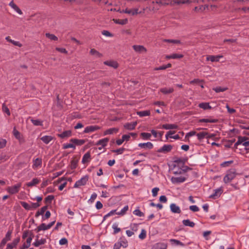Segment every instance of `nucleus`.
I'll use <instances>...</instances> for the list:
<instances>
[{
  "label": "nucleus",
  "mask_w": 249,
  "mask_h": 249,
  "mask_svg": "<svg viewBox=\"0 0 249 249\" xmlns=\"http://www.w3.org/2000/svg\"><path fill=\"white\" fill-rule=\"evenodd\" d=\"M54 198V197L53 195H49L45 198V202L47 204H51Z\"/></svg>",
  "instance_id": "nucleus-48"
},
{
  "label": "nucleus",
  "mask_w": 249,
  "mask_h": 249,
  "mask_svg": "<svg viewBox=\"0 0 249 249\" xmlns=\"http://www.w3.org/2000/svg\"><path fill=\"white\" fill-rule=\"evenodd\" d=\"M121 13H124L126 14H130L131 15L134 16L137 15L138 14H141V12H139L138 9H125V10H123L122 11H119Z\"/></svg>",
  "instance_id": "nucleus-10"
},
{
  "label": "nucleus",
  "mask_w": 249,
  "mask_h": 249,
  "mask_svg": "<svg viewBox=\"0 0 249 249\" xmlns=\"http://www.w3.org/2000/svg\"><path fill=\"white\" fill-rule=\"evenodd\" d=\"M21 206L26 210H30L32 209V207L31 205H30L29 204H28L27 202L24 201L21 202Z\"/></svg>",
  "instance_id": "nucleus-49"
},
{
  "label": "nucleus",
  "mask_w": 249,
  "mask_h": 249,
  "mask_svg": "<svg viewBox=\"0 0 249 249\" xmlns=\"http://www.w3.org/2000/svg\"><path fill=\"white\" fill-rule=\"evenodd\" d=\"M90 159V154L89 152H88L84 155L82 160V162L83 163L88 162L89 161Z\"/></svg>",
  "instance_id": "nucleus-29"
},
{
  "label": "nucleus",
  "mask_w": 249,
  "mask_h": 249,
  "mask_svg": "<svg viewBox=\"0 0 249 249\" xmlns=\"http://www.w3.org/2000/svg\"><path fill=\"white\" fill-rule=\"evenodd\" d=\"M7 141L5 139H1L0 140V149L4 148L6 144Z\"/></svg>",
  "instance_id": "nucleus-60"
},
{
  "label": "nucleus",
  "mask_w": 249,
  "mask_h": 249,
  "mask_svg": "<svg viewBox=\"0 0 249 249\" xmlns=\"http://www.w3.org/2000/svg\"><path fill=\"white\" fill-rule=\"evenodd\" d=\"M164 41L168 43H172L174 44H179L180 43V41L179 40H175V39H164Z\"/></svg>",
  "instance_id": "nucleus-55"
},
{
  "label": "nucleus",
  "mask_w": 249,
  "mask_h": 249,
  "mask_svg": "<svg viewBox=\"0 0 249 249\" xmlns=\"http://www.w3.org/2000/svg\"><path fill=\"white\" fill-rule=\"evenodd\" d=\"M172 55V59H180L183 57V55L179 53H173Z\"/></svg>",
  "instance_id": "nucleus-62"
},
{
  "label": "nucleus",
  "mask_w": 249,
  "mask_h": 249,
  "mask_svg": "<svg viewBox=\"0 0 249 249\" xmlns=\"http://www.w3.org/2000/svg\"><path fill=\"white\" fill-rule=\"evenodd\" d=\"M152 4L154 6L150 8V10L156 11L159 9V7L163 5L168 4L173 5V0H156L155 1H153Z\"/></svg>",
  "instance_id": "nucleus-1"
},
{
  "label": "nucleus",
  "mask_w": 249,
  "mask_h": 249,
  "mask_svg": "<svg viewBox=\"0 0 249 249\" xmlns=\"http://www.w3.org/2000/svg\"><path fill=\"white\" fill-rule=\"evenodd\" d=\"M109 142V139L107 138H105L98 141L96 143L97 145H101V147H99L98 148L99 150H101L102 148L105 147L108 142Z\"/></svg>",
  "instance_id": "nucleus-14"
},
{
  "label": "nucleus",
  "mask_w": 249,
  "mask_h": 249,
  "mask_svg": "<svg viewBox=\"0 0 249 249\" xmlns=\"http://www.w3.org/2000/svg\"><path fill=\"white\" fill-rule=\"evenodd\" d=\"M173 146L170 144H164L162 147L158 150L159 153H168L171 151Z\"/></svg>",
  "instance_id": "nucleus-12"
},
{
  "label": "nucleus",
  "mask_w": 249,
  "mask_h": 249,
  "mask_svg": "<svg viewBox=\"0 0 249 249\" xmlns=\"http://www.w3.org/2000/svg\"><path fill=\"white\" fill-rule=\"evenodd\" d=\"M199 123H215L218 122V120L217 119H213L210 117L209 118L207 119H201L198 120Z\"/></svg>",
  "instance_id": "nucleus-24"
},
{
  "label": "nucleus",
  "mask_w": 249,
  "mask_h": 249,
  "mask_svg": "<svg viewBox=\"0 0 249 249\" xmlns=\"http://www.w3.org/2000/svg\"><path fill=\"white\" fill-rule=\"evenodd\" d=\"M146 231L144 229H142L141 233L139 235L140 239L143 240L146 238Z\"/></svg>",
  "instance_id": "nucleus-50"
},
{
  "label": "nucleus",
  "mask_w": 249,
  "mask_h": 249,
  "mask_svg": "<svg viewBox=\"0 0 249 249\" xmlns=\"http://www.w3.org/2000/svg\"><path fill=\"white\" fill-rule=\"evenodd\" d=\"M167 246L163 243H158L152 247V249H167Z\"/></svg>",
  "instance_id": "nucleus-26"
},
{
  "label": "nucleus",
  "mask_w": 249,
  "mask_h": 249,
  "mask_svg": "<svg viewBox=\"0 0 249 249\" xmlns=\"http://www.w3.org/2000/svg\"><path fill=\"white\" fill-rule=\"evenodd\" d=\"M223 55H209L207 56L206 60L207 61H211L212 62H218L219 61L220 58H222Z\"/></svg>",
  "instance_id": "nucleus-13"
},
{
  "label": "nucleus",
  "mask_w": 249,
  "mask_h": 249,
  "mask_svg": "<svg viewBox=\"0 0 249 249\" xmlns=\"http://www.w3.org/2000/svg\"><path fill=\"white\" fill-rule=\"evenodd\" d=\"M236 175L235 169H231L228 170L223 178L224 182L226 184L230 182L236 177Z\"/></svg>",
  "instance_id": "nucleus-3"
},
{
  "label": "nucleus",
  "mask_w": 249,
  "mask_h": 249,
  "mask_svg": "<svg viewBox=\"0 0 249 249\" xmlns=\"http://www.w3.org/2000/svg\"><path fill=\"white\" fill-rule=\"evenodd\" d=\"M112 20L115 23L120 25H125L127 23L128 21L127 19H117L113 18Z\"/></svg>",
  "instance_id": "nucleus-37"
},
{
  "label": "nucleus",
  "mask_w": 249,
  "mask_h": 249,
  "mask_svg": "<svg viewBox=\"0 0 249 249\" xmlns=\"http://www.w3.org/2000/svg\"><path fill=\"white\" fill-rule=\"evenodd\" d=\"M171 211L174 213H180L181 210L179 206H177L175 203H172L170 206Z\"/></svg>",
  "instance_id": "nucleus-17"
},
{
  "label": "nucleus",
  "mask_w": 249,
  "mask_h": 249,
  "mask_svg": "<svg viewBox=\"0 0 249 249\" xmlns=\"http://www.w3.org/2000/svg\"><path fill=\"white\" fill-rule=\"evenodd\" d=\"M57 136L62 139L70 137L71 136V130H66L61 134H57Z\"/></svg>",
  "instance_id": "nucleus-25"
},
{
  "label": "nucleus",
  "mask_w": 249,
  "mask_h": 249,
  "mask_svg": "<svg viewBox=\"0 0 249 249\" xmlns=\"http://www.w3.org/2000/svg\"><path fill=\"white\" fill-rule=\"evenodd\" d=\"M189 209L194 212H196L199 211V208L196 205L190 206L189 207Z\"/></svg>",
  "instance_id": "nucleus-59"
},
{
  "label": "nucleus",
  "mask_w": 249,
  "mask_h": 249,
  "mask_svg": "<svg viewBox=\"0 0 249 249\" xmlns=\"http://www.w3.org/2000/svg\"><path fill=\"white\" fill-rule=\"evenodd\" d=\"M187 179V177L180 176L178 177H172L171 181L173 184H178L183 183Z\"/></svg>",
  "instance_id": "nucleus-6"
},
{
  "label": "nucleus",
  "mask_w": 249,
  "mask_h": 249,
  "mask_svg": "<svg viewBox=\"0 0 249 249\" xmlns=\"http://www.w3.org/2000/svg\"><path fill=\"white\" fill-rule=\"evenodd\" d=\"M12 233V231H8L5 235V238H4L3 239H5L6 240H7L8 241L10 240Z\"/></svg>",
  "instance_id": "nucleus-58"
},
{
  "label": "nucleus",
  "mask_w": 249,
  "mask_h": 249,
  "mask_svg": "<svg viewBox=\"0 0 249 249\" xmlns=\"http://www.w3.org/2000/svg\"><path fill=\"white\" fill-rule=\"evenodd\" d=\"M133 213L138 216H143L144 213L142 212L139 209H136L134 211Z\"/></svg>",
  "instance_id": "nucleus-54"
},
{
  "label": "nucleus",
  "mask_w": 249,
  "mask_h": 249,
  "mask_svg": "<svg viewBox=\"0 0 249 249\" xmlns=\"http://www.w3.org/2000/svg\"><path fill=\"white\" fill-rule=\"evenodd\" d=\"M72 148L73 149L75 148V146L73 144V143H65L63 144V148L64 149H68Z\"/></svg>",
  "instance_id": "nucleus-52"
},
{
  "label": "nucleus",
  "mask_w": 249,
  "mask_h": 249,
  "mask_svg": "<svg viewBox=\"0 0 249 249\" xmlns=\"http://www.w3.org/2000/svg\"><path fill=\"white\" fill-rule=\"evenodd\" d=\"M132 48L135 52L138 53H146L147 52V49L142 45H134L132 46Z\"/></svg>",
  "instance_id": "nucleus-15"
},
{
  "label": "nucleus",
  "mask_w": 249,
  "mask_h": 249,
  "mask_svg": "<svg viewBox=\"0 0 249 249\" xmlns=\"http://www.w3.org/2000/svg\"><path fill=\"white\" fill-rule=\"evenodd\" d=\"M138 146L142 148H147L151 149L153 147V144L151 142H147L146 143H140Z\"/></svg>",
  "instance_id": "nucleus-23"
},
{
  "label": "nucleus",
  "mask_w": 249,
  "mask_h": 249,
  "mask_svg": "<svg viewBox=\"0 0 249 249\" xmlns=\"http://www.w3.org/2000/svg\"><path fill=\"white\" fill-rule=\"evenodd\" d=\"M112 228L114 230V234H116L121 231V229L118 227V225L116 223L113 224Z\"/></svg>",
  "instance_id": "nucleus-51"
},
{
  "label": "nucleus",
  "mask_w": 249,
  "mask_h": 249,
  "mask_svg": "<svg viewBox=\"0 0 249 249\" xmlns=\"http://www.w3.org/2000/svg\"><path fill=\"white\" fill-rule=\"evenodd\" d=\"M208 135V132L205 131L200 132L196 133V136L198 140L201 142L204 138H206V136Z\"/></svg>",
  "instance_id": "nucleus-28"
},
{
  "label": "nucleus",
  "mask_w": 249,
  "mask_h": 249,
  "mask_svg": "<svg viewBox=\"0 0 249 249\" xmlns=\"http://www.w3.org/2000/svg\"><path fill=\"white\" fill-rule=\"evenodd\" d=\"M32 240V238L31 237L27 238V244L25 245V244H23L22 247L20 248L19 249H26L29 248L31 245V243Z\"/></svg>",
  "instance_id": "nucleus-39"
},
{
  "label": "nucleus",
  "mask_w": 249,
  "mask_h": 249,
  "mask_svg": "<svg viewBox=\"0 0 249 249\" xmlns=\"http://www.w3.org/2000/svg\"><path fill=\"white\" fill-rule=\"evenodd\" d=\"M32 235H33V233L31 231H24V232L23 233L22 238L25 239L27 237H28V238H29V237H31L32 238Z\"/></svg>",
  "instance_id": "nucleus-44"
},
{
  "label": "nucleus",
  "mask_w": 249,
  "mask_h": 249,
  "mask_svg": "<svg viewBox=\"0 0 249 249\" xmlns=\"http://www.w3.org/2000/svg\"><path fill=\"white\" fill-rule=\"evenodd\" d=\"M78 161L77 160H72L71 161V169H75L77 166Z\"/></svg>",
  "instance_id": "nucleus-57"
},
{
  "label": "nucleus",
  "mask_w": 249,
  "mask_h": 249,
  "mask_svg": "<svg viewBox=\"0 0 249 249\" xmlns=\"http://www.w3.org/2000/svg\"><path fill=\"white\" fill-rule=\"evenodd\" d=\"M141 136L143 140H150L151 137V134L146 132H142L141 133Z\"/></svg>",
  "instance_id": "nucleus-41"
},
{
  "label": "nucleus",
  "mask_w": 249,
  "mask_h": 249,
  "mask_svg": "<svg viewBox=\"0 0 249 249\" xmlns=\"http://www.w3.org/2000/svg\"><path fill=\"white\" fill-rule=\"evenodd\" d=\"M182 224L185 226H188L191 228H193L195 226V223L191 221L189 219H185L182 221Z\"/></svg>",
  "instance_id": "nucleus-34"
},
{
  "label": "nucleus",
  "mask_w": 249,
  "mask_h": 249,
  "mask_svg": "<svg viewBox=\"0 0 249 249\" xmlns=\"http://www.w3.org/2000/svg\"><path fill=\"white\" fill-rule=\"evenodd\" d=\"M188 0H173V5L175 4H183L187 2Z\"/></svg>",
  "instance_id": "nucleus-53"
},
{
  "label": "nucleus",
  "mask_w": 249,
  "mask_h": 249,
  "mask_svg": "<svg viewBox=\"0 0 249 249\" xmlns=\"http://www.w3.org/2000/svg\"><path fill=\"white\" fill-rule=\"evenodd\" d=\"M89 53L91 55H94L97 58H100L103 56V54L94 49H91Z\"/></svg>",
  "instance_id": "nucleus-35"
},
{
  "label": "nucleus",
  "mask_w": 249,
  "mask_h": 249,
  "mask_svg": "<svg viewBox=\"0 0 249 249\" xmlns=\"http://www.w3.org/2000/svg\"><path fill=\"white\" fill-rule=\"evenodd\" d=\"M137 114L141 117L147 116L150 115V111L148 110L138 111Z\"/></svg>",
  "instance_id": "nucleus-36"
},
{
  "label": "nucleus",
  "mask_w": 249,
  "mask_h": 249,
  "mask_svg": "<svg viewBox=\"0 0 249 249\" xmlns=\"http://www.w3.org/2000/svg\"><path fill=\"white\" fill-rule=\"evenodd\" d=\"M40 179L38 178H34L31 181L28 182L26 183V185L28 187H32L38 184L40 182Z\"/></svg>",
  "instance_id": "nucleus-19"
},
{
  "label": "nucleus",
  "mask_w": 249,
  "mask_h": 249,
  "mask_svg": "<svg viewBox=\"0 0 249 249\" xmlns=\"http://www.w3.org/2000/svg\"><path fill=\"white\" fill-rule=\"evenodd\" d=\"M227 89L228 88H222L221 87H217L216 88H213V90L217 93L224 92L227 90Z\"/></svg>",
  "instance_id": "nucleus-45"
},
{
  "label": "nucleus",
  "mask_w": 249,
  "mask_h": 249,
  "mask_svg": "<svg viewBox=\"0 0 249 249\" xmlns=\"http://www.w3.org/2000/svg\"><path fill=\"white\" fill-rule=\"evenodd\" d=\"M2 110L3 112L6 113L8 116L10 115V111L8 107L6 106L5 103H3L2 105Z\"/></svg>",
  "instance_id": "nucleus-43"
},
{
  "label": "nucleus",
  "mask_w": 249,
  "mask_h": 249,
  "mask_svg": "<svg viewBox=\"0 0 249 249\" xmlns=\"http://www.w3.org/2000/svg\"><path fill=\"white\" fill-rule=\"evenodd\" d=\"M70 142L73 143L75 145H82L84 144L86 141L82 139H71Z\"/></svg>",
  "instance_id": "nucleus-20"
},
{
  "label": "nucleus",
  "mask_w": 249,
  "mask_h": 249,
  "mask_svg": "<svg viewBox=\"0 0 249 249\" xmlns=\"http://www.w3.org/2000/svg\"><path fill=\"white\" fill-rule=\"evenodd\" d=\"M128 210V206L127 205L125 206L121 210V211L116 213V214L123 215Z\"/></svg>",
  "instance_id": "nucleus-46"
},
{
  "label": "nucleus",
  "mask_w": 249,
  "mask_h": 249,
  "mask_svg": "<svg viewBox=\"0 0 249 249\" xmlns=\"http://www.w3.org/2000/svg\"><path fill=\"white\" fill-rule=\"evenodd\" d=\"M9 5L13 8L15 11H16L19 15L22 14V11L19 8V7L14 2L13 0H12L9 4Z\"/></svg>",
  "instance_id": "nucleus-22"
},
{
  "label": "nucleus",
  "mask_w": 249,
  "mask_h": 249,
  "mask_svg": "<svg viewBox=\"0 0 249 249\" xmlns=\"http://www.w3.org/2000/svg\"><path fill=\"white\" fill-rule=\"evenodd\" d=\"M174 91L173 88H163L160 89V91L164 94H168L172 93Z\"/></svg>",
  "instance_id": "nucleus-30"
},
{
  "label": "nucleus",
  "mask_w": 249,
  "mask_h": 249,
  "mask_svg": "<svg viewBox=\"0 0 249 249\" xmlns=\"http://www.w3.org/2000/svg\"><path fill=\"white\" fill-rule=\"evenodd\" d=\"M104 64L114 69H117L119 66L118 63L116 61L113 60L104 61Z\"/></svg>",
  "instance_id": "nucleus-18"
},
{
  "label": "nucleus",
  "mask_w": 249,
  "mask_h": 249,
  "mask_svg": "<svg viewBox=\"0 0 249 249\" xmlns=\"http://www.w3.org/2000/svg\"><path fill=\"white\" fill-rule=\"evenodd\" d=\"M161 128L166 130L178 129V125L176 124H164L161 125Z\"/></svg>",
  "instance_id": "nucleus-21"
},
{
  "label": "nucleus",
  "mask_w": 249,
  "mask_h": 249,
  "mask_svg": "<svg viewBox=\"0 0 249 249\" xmlns=\"http://www.w3.org/2000/svg\"><path fill=\"white\" fill-rule=\"evenodd\" d=\"M46 242V239L45 238H41L39 240L37 239L36 241L33 244V245L36 247L39 246L40 245H43Z\"/></svg>",
  "instance_id": "nucleus-31"
},
{
  "label": "nucleus",
  "mask_w": 249,
  "mask_h": 249,
  "mask_svg": "<svg viewBox=\"0 0 249 249\" xmlns=\"http://www.w3.org/2000/svg\"><path fill=\"white\" fill-rule=\"evenodd\" d=\"M13 133L14 136L15 137V138L18 140H20V134L19 132L17 130L16 128V127L14 128Z\"/></svg>",
  "instance_id": "nucleus-47"
},
{
  "label": "nucleus",
  "mask_w": 249,
  "mask_h": 249,
  "mask_svg": "<svg viewBox=\"0 0 249 249\" xmlns=\"http://www.w3.org/2000/svg\"><path fill=\"white\" fill-rule=\"evenodd\" d=\"M55 221H53L50 223L48 225H46L45 223H42L36 229L37 232H39L41 231H45L50 229L55 223Z\"/></svg>",
  "instance_id": "nucleus-5"
},
{
  "label": "nucleus",
  "mask_w": 249,
  "mask_h": 249,
  "mask_svg": "<svg viewBox=\"0 0 249 249\" xmlns=\"http://www.w3.org/2000/svg\"><path fill=\"white\" fill-rule=\"evenodd\" d=\"M137 124V122L127 123L124 124V127L125 129L129 130H132L135 128Z\"/></svg>",
  "instance_id": "nucleus-16"
},
{
  "label": "nucleus",
  "mask_w": 249,
  "mask_h": 249,
  "mask_svg": "<svg viewBox=\"0 0 249 249\" xmlns=\"http://www.w3.org/2000/svg\"><path fill=\"white\" fill-rule=\"evenodd\" d=\"M21 185V183H19L14 186L8 187L6 191L11 195L17 194L19 192Z\"/></svg>",
  "instance_id": "nucleus-4"
},
{
  "label": "nucleus",
  "mask_w": 249,
  "mask_h": 249,
  "mask_svg": "<svg viewBox=\"0 0 249 249\" xmlns=\"http://www.w3.org/2000/svg\"><path fill=\"white\" fill-rule=\"evenodd\" d=\"M116 210L111 211L109 213H107V214H106L104 216V217H103L104 220H105L108 217H109V216H110L111 215H112L114 214L115 213H116Z\"/></svg>",
  "instance_id": "nucleus-61"
},
{
  "label": "nucleus",
  "mask_w": 249,
  "mask_h": 249,
  "mask_svg": "<svg viewBox=\"0 0 249 249\" xmlns=\"http://www.w3.org/2000/svg\"><path fill=\"white\" fill-rule=\"evenodd\" d=\"M198 107L204 110L211 109L212 108V107L210 106L209 103L207 102L200 103L198 105Z\"/></svg>",
  "instance_id": "nucleus-32"
},
{
  "label": "nucleus",
  "mask_w": 249,
  "mask_h": 249,
  "mask_svg": "<svg viewBox=\"0 0 249 249\" xmlns=\"http://www.w3.org/2000/svg\"><path fill=\"white\" fill-rule=\"evenodd\" d=\"M88 176H85L83 177H82L81 179H80L79 180H77L74 184V188H78L81 186H84L85 185L88 180Z\"/></svg>",
  "instance_id": "nucleus-7"
},
{
  "label": "nucleus",
  "mask_w": 249,
  "mask_h": 249,
  "mask_svg": "<svg viewBox=\"0 0 249 249\" xmlns=\"http://www.w3.org/2000/svg\"><path fill=\"white\" fill-rule=\"evenodd\" d=\"M42 163V161L41 159L36 158L35 160H33V164L32 165V168L34 170H37L41 167Z\"/></svg>",
  "instance_id": "nucleus-11"
},
{
  "label": "nucleus",
  "mask_w": 249,
  "mask_h": 249,
  "mask_svg": "<svg viewBox=\"0 0 249 249\" xmlns=\"http://www.w3.org/2000/svg\"><path fill=\"white\" fill-rule=\"evenodd\" d=\"M51 216V213L50 211H47L44 216H42V220H45L48 219Z\"/></svg>",
  "instance_id": "nucleus-63"
},
{
  "label": "nucleus",
  "mask_w": 249,
  "mask_h": 249,
  "mask_svg": "<svg viewBox=\"0 0 249 249\" xmlns=\"http://www.w3.org/2000/svg\"><path fill=\"white\" fill-rule=\"evenodd\" d=\"M239 145H242L246 150H249V138L247 137H238L237 142L234 144V147L237 148Z\"/></svg>",
  "instance_id": "nucleus-2"
},
{
  "label": "nucleus",
  "mask_w": 249,
  "mask_h": 249,
  "mask_svg": "<svg viewBox=\"0 0 249 249\" xmlns=\"http://www.w3.org/2000/svg\"><path fill=\"white\" fill-rule=\"evenodd\" d=\"M45 36L51 40L57 41L58 40V37L53 34L47 33L45 34Z\"/></svg>",
  "instance_id": "nucleus-40"
},
{
  "label": "nucleus",
  "mask_w": 249,
  "mask_h": 249,
  "mask_svg": "<svg viewBox=\"0 0 249 249\" xmlns=\"http://www.w3.org/2000/svg\"><path fill=\"white\" fill-rule=\"evenodd\" d=\"M101 128L98 125H89L85 128L83 131L84 133H89L100 129Z\"/></svg>",
  "instance_id": "nucleus-8"
},
{
  "label": "nucleus",
  "mask_w": 249,
  "mask_h": 249,
  "mask_svg": "<svg viewBox=\"0 0 249 249\" xmlns=\"http://www.w3.org/2000/svg\"><path fill=\"white\" fill-rule=\"evenodd\" d=\"M119 131V129L117 128H110L104 131V135H107L117 133Z\"/></svg>",
  "instance_id": "nucleus-27"
},
{
  "label": "nucleus",
  "mask_w": 249,
  "mask_h": 249,
  "mask_svg": "<svg viewBox=\"0 0 249 249\" xmlns=\"http://www.w3.org/2000/svg\"><path fill=\"white\" fill-rule=\"evenodd\" d=\"M223 190L222 187H220L214 190V193L212 194L209 197L213 199H216L220 197Z\"/></svg>",
  "instance_id": "nucleus-9"
},
{
  "label": "nucleus",
  "mask_w": 249,
  "mask_h": 249,
  "mask_svg": "<svg viewBox=\"0 0 249 249\" xmlns=\"http://www.w3.org/2000/svg\"><path fill=\"white\" fill-rule=\"evenodd\" d=\"M159 188L158 187H155L152 189V196L154 197H155L157 196L158 192L159 191Z\"/></svg>",
  "instance_id": "nucleus-64"
},
{
  "label": "nucleus",
  "mask_w": 249,
  "mask_h": 249,
  "mask_svg": "<svg viewBox=\"0 0 249 249\" xmlns=\"http://www.w3.org/2000/svg\"><path fill=\"white\" fill-rule=\"evenodd\" d=\"M203 82H204V81L203 80H201V79L196 78V79H194V80L191 81L190 82V83L191 84H198L199 83H203Z\"/></svg>",
  "instance_id": "nucleus-56"
},
{
  "label": "nucleus",
  "mask_w": 249,
  "mask_h": 249,
  "mask_svg": "<svg viewBox=\"0 0 249 249\" xmlns=\"http://www.w3.org/2000/svg\"><path fill=\"white\" fill-rule=\"evenodd\" d=\"M53 139L51 136H44L41 138V141L45 144H48Z\"/></svg>",
  "instance_id": "nucleus-33"
},
{
  "label": "nucleus",
  "mask_w": 249,
  "mask_h": 249,
  "mask_svg": "<svg viewBox=\"0 0 249 249\" xmlns=\"http://www.w3.org/2000/svg\"><path fill=\"white\" fill-rule=\"evenodd\" d=\"M31 121L33 124L36 126H42L43 125L42 121H41L39 120L31 119Z\"/></svg>",
  "instance_id": "nucleus-42"
},
{
  "label": "nucleus",
  "mask_w": 249,
  "mask_h": 249,
  "mask_svg": "<svg viewBox=\"0 0 249 249\" xmlns=\"http://www.w3.org/2000/svg\"><path fill=\"white\" fill-rule=\"evenodd\" d=\"M170 242L172 244L176 246H180L182 247L184 246V244L183 243L177 239H171L170 240Z\"/></svg>",
  "instance_id": "nucleus-38"
}]
</instances>
